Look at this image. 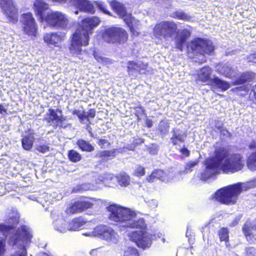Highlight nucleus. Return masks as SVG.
Instances as JSON below:
<instances>
[{"label": "nucleus", "instance_id": "nucleus-1", "mask_svg": "<svg viewBox=\"0 0 256 256\" xmlns=\"http://www.w3.org/2000/svg\"><path fill=\"white\" fill-rule=\"evenodd\" d=\"M229 156L228 148L221 147L215 150L214 156L205 161V168L201 174V178L206 180L217 174L220 169L224 173L238 172L244 166V161L240 154Z\"/></svg>", "mask_w": 256, "mask_h": 256}, {"label": "nucleus", "instance_id": "nucleus-2", "mask_svg": "<svg viewBox=\"0 0 256 256\" xmlns=\"http://www.w3.org/2000/svg\"><path fill=\"white\" fill-rule=\"evenodd\" d=\"M100 22L98 18L92 16L83 19L79 26L72 36L70 50L73 54H79L82 51V46L88 44L89 35L92 34L94 28L98 26Z\"/></svg>", "mask_w": 256, "mask_h": 256}, {"label": "nucleus", "instance_id": "nucleus-3", "mask_svg": "<svg viewBox=\"0 0 256 256\" xmlns=\"http://www.w3.org/2000/svg\"><path fill=\"white\" fill-rule=\"evenodd\" d=\"M33 236L32 230L22 225L9 238L8 244L12 247L10 256H27L26 248L32 242Z\"/></svg>", "mask_w": 256, "mask_h": 256}, {"label": "nucleus", "instance_id": "nucleus-4", "mask_svg": "<svg viewBox=\"0 0 256 256\" xmlns=\"http://www.w3.org/2000/svg\"><path fill=\"white\" fill-rule=\"evenodd\" d=\"M256 187V178L245 183L238 182L218 190L215 194L218 202L226 205L236 204L238 197L243 190Z\"/></svg>", "mask_w": 256, "mask_h": 256}, {"label": "nucleus", "instance_id": "nucleus-5", "mask_svg": "<svg viewBox=\"0 0 256 256\" xmlns=\"http://www.w3.org/2000/svg\"><path fill=\"white\" fill-rule=\"evenodd\" d=\"M108 209L110 220L120 227L126 228L129 219L134 214V212L130 209L116 204L110 206Z\"/></svg>", "mask_w": 256, "mask_h": 256}, {"label": "nucleus", "instance_id": "nucleus-6", "mask_svg": "<svg viewBox=\"0 0 256 256\" xmlns=\"http://www.w3.org/2000/svg\"><path fill=\"white\" fill-rule=\"evenodd\" d=\"M128 38L126 31L120 27L112 26L104 30L102 38L109 44H123Z\"/></svg>", "mask_w": 256, "mask_h": 256}, {"label": "nucleus", "instance_id": "nucleus-7", "mask_svg": "<svg viewBox=\"0 0 256 256\" xmlns=\"http://www.w3.org/2000/svg\"><path fill=\"white\" fill-rule=\"evenodd\" d=\"M86 236H98L110 244H116L118 242L119 236L112 228L106 225H99L91 232L83 234Z\"/></svg>", "mask_w": 256, "mask_h": 256}, {"label": "nucleus", "instance_id": "nucleus-8", "mask_svg": "<svg viewBox=\"0 0 256 256\" xmlns=\"http://www.w3.org/2000/svg\"><path fill=\"white\" fill-rule=\"evenodd\" d=\"M154 34L158 38L166 39L178 34L177 25L173 22H163L156 24L154 28Z\"/></svg>", "mask_w": 256, "mask_h": 256}, {"label": "nucleus", "instance_id": "nucleus-9", "mask_svg": "<svg viewBox=\"0 0 256 256\" xmlns=\"http://www.w3.org/2000/svg\"><path fill=\"white\" fill-rule=\"evenodd\" d=\"M129 239L134 242L140 248L145 249L150 247L152 240L156 239V236L144 230H136L128 234Z\"/></svg>", "mask_w": 256, "mask_h": 256}, {"label": "nucleus", "instance_id": "nucleus-10", "mask_svg": "<svg viewBox=\"0 0 256 256\" xmlns=\"http://www.w3.org/2000/svg\"><path fill=\"white\" fill-rule=\"evenodd\" d=\"M43 20L48 26L55 28L66 29L68 28L67 16L58 11L48 12Z\"/></svg>", "mask_w": 256, "mask_h": 256}, {"label": "nucleus", "instance_id": "nucleus-11", "mask_svg": "<svg viewBox=\"0 0 256 256\" xmlns=\"http://www.w3.org/2000/svg\"><path fill=\"white\" fill-rule=\"evenodd\" d=\"M188 48L194 53L204 56V54H211L214 51L212 43L202 38H197L192 40L188 46Z\"/></svg>", "mask_w": 256, "mask_h": 256}, {"label": "nucleus", "instance_id": "nucleus-12", "mask_svg": "<svg viewBox=\"0 0 256 256\" xmlns=\"http://www.w3.org/2000/svg\"><path fill=\"white\" fill-rule=\"evenodd\" d=\"M64 213L59 210H53L52 218L53 220V226L56 230L64 233L68 230V222Z\"/></svg>", "mask_w": 256, "mask_h": 256}, {"label": "nucleus", "instance_id": "nucleus-13", "mask_svg": "<svg viewBox=\"0 0 256 256\" xmlns=\"http://www.w3.org/2000/svg\"><path fill=\"white\" fill-rule=\"evenodd\" d=\"M24 32L29 36H35L36 34L37 26L34 18L32 13L24 14L20 20Z\"/></svg>", "mask_w": 256, "mask_h": 256}, {"label": "nucleus", "instance_id": "nucleus-14", "mask_svg": "<svg viewBox=\"0 0 256 256\" xmlns=\"http://www.w3.org/2000/svg\"><path fill=\"white\" fill-rule=\"evenodd\" d=\"M93 206L92 200L85 198L75 202L68 207L65 211L67 214L80 213L92 208Z\"/></svg>", "mask_w": 256, "mask_h": 256}, {"label": "nucleus", "instance_id": "nucleus-15", "mask_svg": "<svg viewBox=\"0 0 256 256\" xmlns=\"http://www.w3.org/2000/svg\"><path fill=\"white\" fill-rule=\"evenodd\" d=\"M0 6L10 22L14 23L17 22V10L12 0H0Z\"/></svg>", "mask_w": 256, "mask_h": 256}, {"label": "nucleus", "instance_id": "nucleus-16", "mask_svg": "<svg viewBox=\"0 0 256 256\" xmlns=\"http://www.w3.org/2000/svg\"><path fill=\"white\" fill-rule=\"evenodd\" d=\"M65 120L62 116H58L56 110L51 108L48 110V112L44 115V120L54 128L62 127V123Z\"/></svg>", "mask_w": 256, "mask_h": 256}, {"label": "nucleus", "instance_id": "nucleus-17", "mask_svg": "<svg viewBox=\"0 0 256 256\" xmlns=\"http://www.w3.org/2000/svg\"><path fill=\"white\" fill-rule=\"evenodd\" d=\"M12 214V216H10V218L8 220V224H0V232L4 236H7L8 234H10L14 226L19 222V214L16 212L15 214L13 213Z\"/></svg>", "mask_w": 256, "mask_h": 256}, {"label": "nucleus", "instance_id": "nucleus-18", "mask_svg": "<svg viewBox=\"0 0 256 256\" xmlns=\"http://www.w3.org/2000/svg\"><path fill=\"white\" fill-rule=\"evenodd\" d=\"M126 228L139 229L140 230H146L147 224L143 218L138 216L134 212L133 216L129 219Z\"/></svg>", "mask_w": 256, "mask_h": 256}, {"label": "nucleus", "instance_id": "nucleus-19", "mask_svg": "<svg viewBox=\"0 0 256 256\" xmlns=\"http://www.w3.org/2000/svg\"><path fill=\"white\" fill-rule=\"evenodd\" d=\"M70 4L76 6L80 11L93 14L94 8L93 4L87 0H70Z\"/></svg>", "mask_w": 256, "mask_h": 256}, {"label": "nucleus", "instance_id": "nucleus-20", "mask_svg": "<svg viewBox=\"0 0 256 256\" xmlns=\"http://www.w3.org/2000/svg\"><path fill=\"white\" fill-rule=\"evenodd\" d=\"M242 231L247 240L250 243H254L256 241V228L253 222H246L242 228Z\"/></svg>", "mask_w": 256, "mask_h": 256}, {"label": "nucleus", "instance_id": "nucleus-21", "mask_svg": "<svg viewBox=\"0 0 256 256\" xmlns=\"http://www.w3.org/2000/svg\"><path fill=\"white\" fill-rule=\"evenodd\" d=\"M108 2L113 10L124 20L126 16L130 14L127 13L126 8L122 3L116 0H108Z\"/></svg>", "mask_w": 256, "mask_h": 256}, {"label": "nucleus", "instance_id": "nucleus-22", "mask_svg": "<svg viewBox=\"0 0 256 256\" xmlns=\"http://www.w3.org/2000/svg\"><path fill=\"white\" fill-rule=\"evenodd\" d=\"M124 21L134 35L137 36L139 32L138 30L140 26L139 20L132 17L131 14H130L126 16V17L124 18Z\"/></svg>", "mask_w": 256, "mask_h": 256}, {"label": "nucleus", "instance_id": "nucleus-23", "mask_svg": "<svg viewBox=\"0 0 256 256\" xmlns=\"http://www.w3.org/2000/svg\"><path fill=\"white\" fill-rule=\"evenodd\" d=\"M217 72L226 78H236V72L232 68L229 64L220 65L216 69Z\"/></svg>", "mask_w": 256, "mask_h": 256}, {"label": "nucleus", "instance_id": "nucleus-24", "mask_svg": "<svg viewBox=\"0 0 256 256\" xmlns=\"http://www.w3.org/2000/svg\"><path fill=\"white\" fill-rule=\"evenodd\" d=\"M190 35V32L187 30H184L177 34L175 38L176 48L182 51L186 42Z\"/></svg>", "mask_w": 256, "mask_h": 256}, {"label": "nucleus", "instance_id": "nucleus-25", "mask_svg": "<svg viewBox=\"0 0 256 256\" xmlns=\"http://www.w3.org/2000/svg\"><path fill=\"white\" fill-rule=\"evenodd\" d=\"M171 132L172 135L170 138V142L173 145L176 146L184 142L186 135L184 132L180 129L174 128Z\"/></svg>", "mask_w": 256, "mask_h": 256}, {"label": "nucleus", "instance_id": "nucleus-26", "mask_svg": "<svg viewBox=\"0 0 256 256\" xmlns=\"http://www.w3.org/2000/svg\"><path fill=\"white\" fill-rule=\"evenodd\" d=\"M48 8V4L42 0H36L34 4V8L36 14L42 20L44 17L43 12Z\"/></svg>", "mask_w": 256, "mask_h": 256}, {"label": "nucleus", "instance_id": "nucleus-27", "mask_svg": "<svg viewBox=\"0 0 256 256\" xmlns=\"http://www.w3.org/2000/svg\"><path fill=\"white\" fill-rule=\"evenodd\" d=\"M212 70L210 66H204L202 68L198 73V78L202 82L210 84L212 78L210 76Z\"/></svg>", "mask_w": 256, "mask_h": 256}, {"label": "nucleus", "instance_id": "nucleus-28", "mask_svg": "<svg viewBox=\"0 0 256 256\" xmlns=\"http://www.w3.org/2000/svg\"><path fill=\"white\" fill-rule=\"evenodd\" d=\"M44 40L47 44L58 46L62 40V37L56 32H50L44 35Z\"/></svg>", "mask_w": 256, "mask_h": 256}, {"label": "nucleus", "instance_id": "nucleus-29", "mask_svg": "<svg viewBox=\"0 0 256 256\" xmlns=\"http://www.w3.org/2000/svg\"><path fill=\"white\" fill-rule=\"evenodd\" d=\"M213 87L220 89L222 91H225L228 90L230 84L227 82L223 80L218 76H214L212 78L210 84Z\"/></svg>", "mask_w": 256, "mask_h": 256}, {"label": "nucleus", "instance_id": "nucleus-30", "mask_svg": "<svg viewBox=\"0 0 256 256\" xmlns=\"http://www.w3.org/2000/svg\"><path fill=\"white\" fill-rule=\"evenodd\" d=\"M86 222L82 218H75L68 222V230H78L84 226Z\"/></svg>", "mask_w": 256, "mask_h": 256}, {"label": "nucleus", "instance_id": "nucleus-31", "mask_svg": "<svg viewBox=\"0 0 256 256\" xmlns=\"http://www.w3.org/2000/svg\"><path fill=\"white\" fill-rule=\"evenodd\" d=\"M165 174L162 170H156L154 171L150 176L146 178L147 180L150 182H154L156 180H160L162 181L165 180Z\"/></svg>", "mask_w": 256, "mask_h": 256}, {"label": "nucleus", "instance_id": "nucleus-32", "mask_svg": "<svg viewBox=\"0 0 256 256\" xmlns=\"http://www.w3.org/2000/svg\"><path fill=\"white\" fill-rule=\"evenodd\" d=\"M251 86L246 84L241 86L239 88L240 90H244L246 92H248V98L250 100L252 101L253 103H256V93L254 92L255 91L252 88H250Z\"/></svg>", "mask_w": 256, "mask_h": 256}, {"label": "nucleus", "instance_id": "nucleus-33", "mask_svg": "<svg viewBox=\"0 0 256 256\" xmlns=\"http://www.w3.org/2000/svg\"><path fill=\"white\" fill-rule=\"evenodd\" d=\"M76 144L82 151L91 152L94 150V147L88 142L82 139L78 140Z\"/></svg>", "mask_w": 256, "mask_h": 256}, {"label": "nucleus", "instance_id": "nucleus-34", "mask_svg": "<svg viewBox=\"0 0 256 256\" xmlns=\"http://www.w3.org/2000/svg\"><path fill=\"white\" fill-rule=\"evenodd\" d=\"M254 78V74L252 72H246L242 74L240 76L236 78L234 82V84H242L246 81L250 80Z\"/></svg>", "mask_w": 256, "mask_h": 256}, {"label": "nucleus", "instance_id": "nucleus-35", "mask_svg": "<svg viewBox=\"0 0 256 256\" xmlns=\"http://www.w3.org/2000/svg\"><path fill=\"white\" fill-rule=\"evenodd\" d=\"M111 181L116 182V176L111 174L104 173L98 176V178L96 180V182L99 183L100 182H102L104 184H107Z\"/></svg>", "mask_w": 256, "mask_h": 256}, {"label": "nucleus", "instance_id": "nucleus-36", "mask_svg": "<svg viewBox=\"0 0 256 256\" xmlns=\"http://www.w3.org/2000/svg\"><path fill=\"white\" fill-rule=\"evenodd\" d=\"M116 181L120 186L126 187L130 183V178L126 172H123L116 176Z\"/></svg>", "mask_w": 256, "mask_h": 256}, {"label": "nucleus", "instance_id": "nucleus-37", "mask_svg": "<svg viewBox=\"0 0 256 256\" xmlns=\"http://www.w3.org/2000/svg\"><path fill=\"white\" fill-rule=\"evenodd\" d=\"M34 140V138L32 136H24L22 140L23 148L26 150H30L32 146Z\"/></svg>", "mask_w": 256, "mask_h": 256}, {"label": "nucleus", "instance_id": "nucleus-38", "mask_svg": "<svg viewBox=\"0 0 256 256\" xmlns=\"http://www.w3.org/2000/svg\"><path fill=\"white\" fill-rule=\"evenodd\" d=\"M96 157L102 158L103 160H106L111 158H114L116 156V154H114V150H104L102 152H100L96 154Z\"/></svg>", "mask_w": 256, "mask_h": 256}, {"label": "nucleus", "instance_id": "nucleus-39", "mask_svg": "<svg viewBox=\"0 0 256 256\" xmlns=\"http://www.w3.org/2000/svg\"><path fill=\"white\" fill-rule=\"evenodd\" d=\"M247 166L251 170H256V152L250 156L247 160Z\"/></svg>", "mask_w": 256, "mask_h": 256}, {"label": "nucleus", "instance_id": "nucleus-40", "mask_svg": "<svg viewBox=\"0 0 256 256\" xmlns=\"http://www.w3.org/2000/svg\"><path fill=\"white\" fill-rule=\"evenodd\" d=\"M68 158L71 162H76L80 160L82 156L78 152L72 150L68 151Z\"/></svg>", "mask_w": 256, "mask_h": 256}, {"label": "nucleus", "instance_id": "nucleus-41", "mask_svg": "<svg viewBox=\"0 0 256 256\" xmlns=\"http://www.w3.org/2000/svg\"><path fill=\"white\" fill-rule=\"evenodd\" d=\"M122 256H140V255L136 248L128 247L124 251Z\"/></svg>", "mask_w": 256, "mask_h": 256}, {"label": "nucleus", "instance_id": "nucleus-42", "mask_svg": "<svg viewBox=\"0 0 256 256\" xmlns=\"http://www.w3.org/2000/svg\"><path fill=\"white\" fill-rule=\"evenodd\" d=\"M128 72L130 74L133 71L140 72L139 70V64L138 62H134L132 61H129L128 62Z\"/></svg>", "mask_w": 256, "mask_h": 256}, {"label": "nucleus", "instance_id": "nucleus-43", "mask_svg": "<svg viewBox=\"0 0 256 256\" xmlns=\"http://www.w3.org/2000/svg\"><path fill=\"white\" fill-rule=\"evenodd\" d=\"M91 188V186L90 184H82L80 185H78L76 187L74 188L72 190L73 192H82L84 190H90Z\"/></svg>", "mask_w": 256, "mask_h": 256}, {"label": "nucleus", "instance_id": "nucleus-44", "mask_svg": "<svg viewBox=\"0 0 256 256\" xmlns=\"http://www.w3.org/2000/svg\"><path fill=\"white\" fill-rule=\"evenodd\" d=\"M169 125L167 122L162 120L158 125V130L162 134H166L168 131Z\"/></svg>", "mask_w": 256, "mask_h": 256}, {"label": "nucleus", "instance_id": "nucleus-45", "mask_svg": "<svg viewBox=\"0 0 256 256\" xmlns=\"http://www.w3.org/2000/svg\"><path fill=\"white\" fill-rule=\"evenodd\" d=\"M220 239L221 241H227L228 239V230L226 228H221L218 232Z\"/></svg>", "mask_w": 256, "mask_h": 256}, {"label": "nucleus", "instance_id": "nucleus-46", "mask_svg": "<svg viewBox=\"0 0 256 256\" xmlns=\"http://www.w3.org/2000/svg\"><path fill=\"white\" fill-rule=\"evenodd\" d=\"M96 6L103 12L104 14H110V12L106 9V6L104 2L101 1L95 2Z\"/></svg>", "mask_w": 256, "mask_h": 256}, {"label": "nucleus", "instance_id": "nucleus-47", "mask_svg": "<svg viewBox=\"0 0 256 256\" xmlns=\"http://www.w3.org/2000/svg\"><path fill=\"white\" fill-rule=\"evenodd\" d=\"M134 174L136 176H144L145 174L144 168L140 165H137L135 168Z\"/></svg>", "mask_w": 256, "mask_h": 256}, {"label": "nucleus", "instance_id": "nucleus-48", "mask_svg": "<svg viewBox=\"0 0 256 256\" xmlns=\"http://www.w3.org/2000/svg\"><path fill=\"white\" fill-rule=\"evenodd\" d=\"M198 162V160L190 161L186 164L184 172L186 173L190 172L192 171V168L196 166Z\"/></svg>", "mask_w": 256, "mask_h": 256}, {"label": "nucleus", "instance_id": "nucleus-49", "mask_svg": "<svg viewBox=\"0 0 256 256\" xmlns=\"http://www.w3.org/2000/svg\"><path fill=\"white\" fill-rule=\"evenodd\" d=\"M6 252V240L5 238L0 237V256H2Z\"/></svg>", "mask_w": 256, "mask_h": 256}, {"label": "nucleus", "instance_id": "nucleus-50", "mask_svg": "<svg viewBox=\"0 0 256 256\" xmlns=\"http://www.w3.org/2000/svg\"><path fill=\"white\" fill-rule=\"evenodd\" d=\"M96 115V112L94 109H90L87 112H84V120H86L88 122L90 121L89 118H94Z\"/></svg>", "mask_w": 256, "mask_h": 256}, {"label": "nucleus", "instance_id": "nucleus-51", "mask_svg": "<svg viewBox=\"0 0 256 256\" xmlns=\"http://www.w3.org/2000/svg\"><path fill=\"white\" fill-rule=\"evenodd\" d=\"M50 146L48 145H40L36 148L37 150L44 154L48 152L50 150Z\"/></svg>", "mask_w": 256, "mask_h": 256}, {"label": "nucleus", "instance_id": "nucleus-52", "mask_svg": "<svg viewBox=\"0 0 256 256\" xmlns=\"http://www.w3.org/2000/svg\"><path fill=\"white\" fill-rule=\"evenodd\" d=\"M176 16L177 18L183 20H188L189 19L188 16L182 12H176Z\"/></svg>", "mask_w": 256, "mask_h": 256}, {"label": "nucleus", "instance_id": "nucleus-53", "mask_svg": "<svg viewBox=\"0 0 256 256\" xmlns=\"http://www.w3.org/2000/svg\"><path fill=\"white\" fill-rule=\"evenodd\" d=\"M98 144L101 147V148H105L110 145V143L106 140L100 139L98 142Z\"/></svg>", "mask_w": 256, "mask_h": 256}, {"label": "nucleus", "instance_id": "nucleus-54", "mask_svg": "<svg viewBox=\"0 0 256 256\" xmlns=\"http://www.w3.org/2000/svg\"><path fill=\"white\" fill-rule=\"evenodd\" d=\"M246 60L248 62H253L256 64V52L248 55L246 57Z\"/></svg>", "mask_w": 256, "mask_h": 256}, {"label": "nucleus", "instance_id": "nucleus-55", "mask_svg": "<svg viewBox=\"0 0 256 256\" xmlns=\"http://www.w3.org/2000/svg\"><path fill=\"white\" fill-rule=\"evenodd\" d=\"M72 114L76 115L81 121L84 120V117L85 116L84 111L81 112L80 110H73Z\"/></svg>", "mask_w": 256, "mask_h": 256}, {"label": "nucleus", "instance_id": "nucleus-56", "mask_svg": "<svg viewBox=\"0 0 256 256\" xmlns=\"http://www.w3.org/2000/svg\"><path fill=\"white\" fill-rule=\"evenodd\" d=\"M246 254L247 256H254L255 254V249L252 247H249L246 248Z\"/></svg>", "mask_w": 256, "mask_h": 256}, {"label": "nucleus", "instance_id": "nucleus-57", "mask_svg": "<svg viewBox=\"0 0 256 256\" xmlns=\"http://www.w3.org/2000/svg\"><path fill=\"white\" fill-rule=\"evenodd\" d=\"M240 216H237V217L235 218L232 220V222L230 223V226H236V225H237L238 224V223L240 222Z\"/></svg>", "mask_w": 256, "mask_h": 256}, {"label": "nucleus", "instance_id": "nucleus-58", "mask_svg": "<svg viewBox=\"0 0 256 256\" xmlns=\"http://www.w3.org/2000/svg\"><path fill=\"white\" fill-rule=\"evenodd\" d=\"M148 205L152 208H155L157 207L158 205V201L154 200H152L148 202Z\"/></svg>", "mask_w": 256, "mask_h": 256}, {"label": "nucleus", "instance_id": "nucleus-59", "mask_svg": "<svg viewBox=\"0 0 256 256\" xmlns=\"http://www.w3.org/2000/svg\"><path fill=\"white\" fill-rule=\"evenodd\" d=\"M138 62L139 64V70L140 72L142 70H144L146 69L148 66L146 64H144L140 61H138Z\"/></svg>", "mask_w": 256, "mask_h": 256}, {"label": "nucleus", "instance_id": "nucleus-60", "mask_svg": "<svg viewBox=\"0 0 256 256\" xmlns=\"http://www.w3.org/2000/svg\"><path fill=\"white\" fill-rule=\"evenodd\" d=\"M180 150L182 154L186 156H188L190 154V151L186 148H180Z\"/></svg>", "mask_w": 256, "mask_h": 256}, {"label": "nucleus", "instance_id": "nucleus-61", "mask_svg": "<svg viewBox=\"0 0 256 256\" xmlns=\"http://www.w3.org/2000/svg\"><path fill=\"white\" fill-rule=\"evenodd\" d=\"M86 130L89 133L90 136L92 138H94V135L93 133L92 132V128L90 127V126L89 124L86 126Z\"/></svg>", "mask_w": 256, "mask_h": 256}, {"label": "nucleus", "instance_id": "nucleus-62", "mask_svg": "<svg viewBox=\"0 0 256 256\" xmlns=\"http://www.w3.org/2000/svg\"><path fill=\"white\" fill-rule=\"evenodd\" d=\"M248 148L250 150L256 149V142L252 141L248 145Z\"/></svg>", "mask_w": 256, "mask_h": 256}, {"label": "nucleus", "instance_id": "nucleus-63", "mask_svg": "<svg viewBox=\"0 0 256 256\" xmlns=\"http://www.w3.org/2000/svg\"><path fill=\"white\" fill-rule=\"evenodd\" d=\"M6 112V109L2 105L0 104V113L2 114H7Z\"/></svg>", "mask_w": 256, "mask_h": 256}, {"label": "nucleus", "instance_id": "nucleus-64", "mask_svg": "<svg viewBox=\"0 0 256 256\" xmlns=\"http://www.w3.org/2000/svg\"><path fill=\"white\" fill-rule=\"evenodd\" d=\"M158 151V146H155L154 148H150V152L151 154H157Z\"/></svg>", "mask_w": 256, "mask_h": 256}]
</instances>
